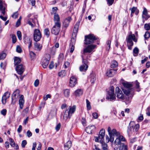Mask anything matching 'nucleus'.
Here are the masks:
<instances>
[{"instance_id": "obj_1", "label": "nucleus", "mask_w": 150, "mask_h": 150, "mask_svg": "<svg viewBox=\"0 0 150 150\" xmlns=\"http://www.w3.org/2000/svg\"><path fill=\"white\" fill-rule=\"evenodd\" d=\"M108 131L110 136V138L107 135L106 136V141L107 142H112L114 141V136H118L120 134L119 132H117L115 129L111 130L110 127H108Z\"/></svg>"}, {"instance_id": "obj_2", "label": "nucleus", "mask_w": 150, "mask_h": 150, "mask_svg": "<svg viewBox=\"0 0 150 150\" xmlns=\"http://www.w3.org/2000/svg\"><path fill=\"white\" fill-rule=\"evenodd\" d=\"M76 106L73 105L71 107L69 106L68 108L69 110L67 109L65 110L63 116V119L66 120L67 119H69L72 115V114L76 110Z\"/></svg>"}, {"instance_id": "obj_3", "label": "nucleus", "mask_w": 150, "mask_h": 150, "mask_svg": "<svg viewBox=\"0 0 150 150\" xmlns=\"http://www.w3.org/2000/svg\"><path fill=\"white\" fill-rule=\"evenodd\" d=\"M97 40V38L93 34H90L88 35L85 36V44L88 45L94 42V41Z\"/></svg>"}, {"instance_id": "obj_4", "label": "nucleus", "mask_w": 150, "mask_h": 150, "mask_svg": "<svg viewBox=\"0 0 150 150\" xmlns=\"http://www.w3.org/2000/svg\"><path fill=\"white\" fill-rule=\"evenodd\" d=\"M50 59V56L48 54H45L42 58V65L44 68H45L47 67Z\"/></svg>"}, {"instance_id": "obj_5", "label": "nucleus", "mask_w": 150, "mask_h": 150, "mask_svg": "<svg viewBox=\"0 0 150 150\" xmlns=\"http://www.w3.org/2000/svg\"><path fill=\"white\" fill-rule=\"evenodd\" d=\"M41 37V34L40 30L38 29H35L33 34L34 40L36 42L39 41Z\"/></svg>"}, {"instance_id": "obj_6", "label": "nucleus", "mask_w": 150, "mask_h": 150, "mask_svg": "<svg viewBox=\"0 0 150 150\" xmlns=\"http://www.w3.org/2000/svg\"><path fill=\"white\" fill-rule=\"evenodd\" d=\"M60 27L61 24L58 23L55 24V25L51 29L52 33L55 35H58L60 30Z\"/></svg>"}, {"instance_id": "obj_7", "label": "nucleus", "mask_w": 150, "mask_h": 150, "mask_svg": "<svg viewBox=\"0 0 150 150\" xmlns=\"http://www.w3.org/2000/svg\"><path fill=\"white\" fill-rule=\"evenodd\" d=\"M114 89L113 86H111L110 89L108 92L109 96L107 97L108 99L110 101H112L116 98L115 95L114 93Z\"/></svg>"}, {"instance_id": "obj_8", "label": "nucleus", "mask_w": 150, "mask_h": 150, "mask_svg": "<svg viewBox=\"0 0 150 150\" xmlns=\"http://www.w3.org/2000/svg\"><path fill=\"white\" fill-rule=\"evenodd\" d=\"M19 90L18 89H16L13 92L12 97L11 104L13 105L15 103L18 96H19Z\"/></svg>"}, {"instance_id": "obj_9", "label": "nucleus", "mask_w": 150, "mask_h": 150, "mask_svg": "<svg viewBox=\"0 0 150 150\" xmlns=\"http://www.w3.org/2000/svg\"><path fill=\"white\" fill-rule=\"evenodd\" d=\"M96 47V45H90L85 48L83 50V53H90L93 51V50Z\"/></svg>"}, {"instance_id": "obj_10", "label": "nucleus", "mask_w": 150, "mask_h": 150, "mask_svg": "<svg viewBox=\"0 0 150 150\" xmlns=\"http://www.w3.org/2000/svg\"><path fill=\"white\" fill-rule=\"evenodd\" d=\"M32 16L31 14H29L28 16V23L32 27H34L35 25V22L36 19L35 18L33 19L31 17Z\"/></svg>"}, {"instance_id": "obj_11", "label": "nucleus", "mask_w": 150, "mask_h": 150, "mask_svg": "<svg viewBox=\"0 0 150 150\" xmlns=\"http://www.w3.org/2000/svg\"><path fill=\"white\" fill-rule=\"evenodd\" d=\"M132 40H133L135 42L136 41L135 37L134 35V34H131L129 35L127 41V42L129 43V45L133 46V43Z\"/></svg>"}, {"instance_id": "obj_12", "label": "nucleus", "mask_w": 150, "mask_h": 150, "mask_svg": "<svg viewBox=\"0 0 150 150\" xmlns=\"http://www.w3.org/2000/svg\"><path fill=\"white\" fill-rule=\"evenodd\" d=\"M142 17L143 23H144L145 20H147L150 17V16L148 14L147 10L145 8H143Z\"/></svg>"}, {"instance_id": "obj_13", "label": "nucleus", "mask_w": 150, "mask_h": 150, "mask_svg": "<svg viewBox=\"0 0 150 150\" xmlns=\"http://www.w3.org/2000/svg\"><path fill=\"white\" fill-rule=\"evenodd\" d=\"M85 60L83 59L82 62L83 64L81 65L79 68L80 71H86L88 69V66L86 64V62L85 61Z\"/></svg>"}, {"instance_id": "obj_14", "label": "nucleus", "mask_w": 150, "mask_h": 150, "mask_svg": "<svg viewBox=\"0 0 150 150\" xmlns=\"http://www.w3.org/2000/svg\"><path fill=\"white\" fill-rule=\"evenodd\" d=\"M115 92L117 94V97L119 98L123 99H124V96L122 91L120 90L119 88L117 87L115 88Z\"/></svg>"}, {"instance_id": "obj_15", "label": "nucleus", "mask_w": 150, "mask_h": 150, "mask_svg": "<svg viewBox=\"0 0 150 150\" xmlns=\"http://www.w3.org/2000/svg\"><path fill=\"white\" fill-rule=\"evenodd\" d=\"M16 69L18 74H22L24 71V68L23 65L20 64L16 66Z\"/></svg>"}, {"instance_id": "obj_16", "label": "nucleus", "mask_w": 150, "mask_h": 150, "mask_svg": "<svg viewBox=\"0 0 150 150\" xmlns=\"http://www.w3.org/2000/svg\"><path fill=\"white\" fill-rule=\"evenodd\" d=\"M76 83V79L74 76H73L70 78L69 86L71 87H74Z\"/></svg>"}, {"instance_id": "obj_17", "label": "nucleus", "mask_w": 150, "mask_h": 150, "mask_svg": "<svg viewBox=\"0 0 150 150\" xmlns=\"http://www.w3.org/2000/svg\"><path fill=\"white\" fill-rule=\"evenodd\" d=\"M96 127L95 126H88L86 128V131L89 134H91L94 132L95 130Z\"/></svg>"}, {"instance_id": "obj_18", "label": "nucleus", "mask_w": 150, "mask_h": 150, "mask_svg": "<svg viewBox=\"0 0 150 150\" xmlns=\"http://www.w3.org/2000/svg\"><path fill=\"white\" fill-rule=\"evenodd\" d=\"M10 96V93L8 92H5L2 98V103L3 104H4L6 103V99L8 98Z\"/></svg>"}, {"instance_id": "obj_19", "label": "nucleus", "mask_w": 150, "mask_h": 150, "mask_svg": "<svg viewBox=\"0 0 150 150\" xmlns=\"http://www.w3.org/2000/svg\"><path fill=\"white\" fill-rule=\"evenodd\" d=\"M134 125V122H131L129 123V127L127 129V132L129 134H131L133 132H134L133 125Z\"/></svg>"}, {"instance_id": "obj_20", "label": "nucleus", "mask_w": 150, "mask_h": 150, "mask_svg": "<svg viewBox=\"0 0 150 150\" xmlns=\"http://www.w3.org/2000/svg\"><path fill=\"white\" fill-rule=\"evenodd\" d=\"M20 108L21 109H22L24 103V96L22 95H19V100Z\"/></svg>"}, {"instance_id": "obj_21", "label": "nucleus", "mask_w": 150, "mask_h": 150, "mask_svg": "<svg viewBox=\"0 0 150 150\" xmlns=\"http://www.w3.org/2000/svg\"><path fill=\"white\" fill-rule=\"evenodd\" d=\"M116 72V70L115 69H110L107 71L106 74L107 76L108 77H112L115 74Z\"/></svg>"}, {"instance_id": "obj_22", "label": "nucleus", "mask_w": 150, "mask_h": 150, "mask_svg": "<svg viewBox=\"0 0 150 150\" xmlns=\"http://www.w3.org/2000/svg\"><path fill=\"white\" fill-rule=\"evenodd\" d=\"M71 20L72 19L70 16L68 17L65 18L63 23V25L65 27H68Z\"/></svg>"}, {"instance_id": "obj_23", "label": "nucleus", "mask_w": 150, "mask_h": 150, "mask_svg": "<svg viewBox=\"0 0 150 150\" xmlns=\"http://www.w3.org/2000/svg\"><path fill=\"white\" fill-rule=\"evenodd\" d=\"M75 43V40L74 38H72L71 39V42L70 44V46H71L70 51V52L71 53H72L74 50V45Z\"/></svg>"}, {"instance_id": "obj_24", "label": "nucleus", "mask_w": 150, "mask_h": 150, "mask_svg": "<svg viewBox=\"0 0 150 150\" xmlns=\"http://www.w3.org/2000/svg\"><path fill=\"white\" fill-rule=\"evenodd\" d=\"M79 22H77L75 24L74 28L73 29L72 35L75 37H76V35L78 31V29L79 27Z\"/></svg>"}, {"instance_id": "obj_25", "label": "nucleus", "mask_w": 150, "mask_h": 150, "mask_svg": "<svg viewBox=\"0 0 150 150\" xmlns=\"http://www.w3.org/2000/svg\"><path fill=\"white\" fill-rule=\"evenodd\" d=\"M6 6L5 4L2 1H0V10L3 15H4L5 14Z\"/></svg>"}, {"instance_id": "obj_26", "label": "nucleus", "mask_w": 150, "mask_h": 150, "mask_svg": "<svg viewBox=\"0 0 150 150\" xmlns=\"http://www.w3.org/2000/svg\"><path fill=\"white\" fill-rule=\"evenodd\" d=\"M54 19L55 24L58 23L61 24L60 21V18L59 15L56 13H54Z\"/></svg>"}, {"instance_id": "obj_27", "label": "nucleus", "mask_w": 150, "mask_h": 150, "mask_svg": "<svg viewBox=\"0 0 150 150\" xmlns=\"http://www.w3.org/2000/svg\"><path fill=\"white\" fill-rule=\"evenodd\" d=\"M105 135V130L102 129H101L99 133V135L98 137L101 140L103 139Z\"/></svg>"}, {"instance_id": "obj_28", "label": "nucleus", "mask_w": 150, "mask_h": 150, "mask_svg": "<svg viewBox=\"0 0 150 150\" xmlns=\"http://www.w3.org/2000/svg\"><path fill=\"white\" fill-rule=\"evenodd\" d=\"M34 46L35 50H37L40 51L42 48V45L38 42L34 43Z\"/></svg>"}, {"instance_id": "obj_29", "label": "nucleus", "mask_w": 150, "mask_h": 150, "mask_svg": "<svg viewBox=\"0 0 150 150\" xmlns=\"http://www.w3.org/2000/svg\"><path fill=\"white\" fill-rule=\"evenodd\" d=\"M83 93V91L80 89H77L74 92V94L76 96H79L82 95Z\"/></svg>"}, {"instance_id": "obj_30", "label": "nucleus", "mask_w": 150, "mask_h": 150, "mask_svg": "<svg viewBox=\"0 0 150 150\" xmlns=\"http://www.w3.org/2000/svg\"><path fill=\"white\" fill-rule=\"evenodd\" d=\"M119 150H128V146L123 143H122L119 148Z\"/></svg>"}, {"instance_id": "obj_31", "label": "nucleus", "mask_w": 150, "mask_h": 150, "mask_svg": "<svg viewBox=\"0 0 150 150\" xmlns=\"http://www.w3.org/2000/svg\"><path fill=\"white\" fill-rule=\"evenodd\" d=\"M122 84L125 88L131 89V88L132 86L131 84L127 82H122Z\"/></svg>"}, {"instance_id": "obj_32", "label": "nucleus", "mask_w": 150, "mask_h": 150, "mask_svg": "<svg viewBox=\"0 0 150 150\" xmlns=\"http://www.w3.org/2000/svg\"><path fill=\"white\" fill-rule=\"evenodd\" d=\"M71 146V141H68L64 145V148L65 150H68Z\"/></svg>"}, {"instance_id": "obj_33", "label": "nucleus", "mask_w": 150, "mask_h": 150, "mask_svg": "<svg viewBox=\"0 0 150 150\" xmlns=\"http://www.w3.org/2000/svg\"><path fill=\"white\" fill-rule=\"evenodd\" d=\"M32 42L31 39L29 38H27L25 39V44H28L29 48H30L32 46Z\"/></svg>"}, {"instance_id": "obj_34", "label": "nucleus", "mask_w": 150, "mask_h": 150, "mask_svg": "<svg viewBox=\"0 0 150 150\" xmlns=\"http://www.w3.org/2000/svg\"><path fill=\"white\" fill-rule=\"evenodd\" d=\"M21 62V59L20 58L15 57L14 59V62L15 65H18V64L20 63Z\"/></svg>"}, {"instance_id": "obj_35", "label": "nucleus", "mask_w": 150, "mask_h": 150, "mask_svg": "<svg viewBox=\"0 0 150 150\" xmlns=\"http://www.w3.org/2000/svg\"><path fill=\"white\" fill-rule=\"evenodd\" d=\"M96 80L95 75L94 74H90V81L92 83H93Z\"/></svg>"}, {"instance_id": "obj_36", "label": "nucleus", "mask_w": 150, "mask_h": 150, "mask_svg": "<svg viewBox=\"0 0 150 150\" xmlns=\"http://www.w3.org/2000/svg\"><path fill=\"white\" fill-rule=\"evenodd\" d=\"M101 144L102 150H108V145L107 144L102 142L101 143Z\"/></svg>"}, {"instance_id": "obj_37", "label": "nucleus", "mask_w": 150, "mask_h": 150, "mask_svg": "<svg viewBox=\"0 0 150 150\" xmlns=\"http://www.w3.org/2000/svg\"><path fill=\"white\" fill-rule=\"evenodd\" d=\"M118 65V63L115 60L112 61L111 62V67L112 68H115Z\"/></svg>"}, {"instance_id": "obj_38", "label": "nucleus", "mask_w": 150, "mask_h": 150, "mask_svg": "<svg viewBox=\"0 0 150 150\" xmlns=\"http://www.w3.org/2000/svg\"><path fill=\"white\" fill-rule=\"evenodd\" d=\"M44 34L47 38H48L50 36V32L48 28H46L44 30Z\"/></svg>"}, {"instance_id": "obj_39", "label": "nucleus", "mask_w": 150, "mask_h": 150, "mask_svg": "<svg viewBox=\"0 0 150 150\" xmlns=\"http://www.w3.org/2000/svg\"><path fill=\"white\" fill-rule=\"evenodd\" d=\"M6 55V53L3 52H0V60H2L5 59Z\"/></svg>"}, {"instance_id": "obj_40", "label": "nucleus", "mask_w": 150, "mask_h": 150, "mask_svg": "<svg viewBox=\"0 0 150 150\" xmlns=\"http://www.w3.org/2000/svg\"><path fill=\"white\" fill-rule=\"evenodd\" d=\"M111 43V41L110 40H108L107 41L106 44V47L107 50H109L110 48Z\"/></svg>"}, {"instance_id": "obj_41", "label": "nucleus", "mask_w": 150, "mask_h": 150, "mask_svg": "<svg viewBox=\"0 0 150 150\" xmlns=\"http://www.w3.org/2000/svg\"><path fill=\"white\" fill-rule=\"evenodd\" d=\"M121 144L120 140L119 138L117 137L115 140L114 142V144L116 145H121Z\"/></svg>"}, {"instance_id": "obj_42", "label": "nucleus", "mask_w": 150, "mask_h": 150, "mask_svg": "<svg viewBox=\"0 0 150 150\" xmlns=\"http://www.w3.org/2000/svg\"><path fill=\"white\" fill-rule=\"evenodd\" d=\"M122 90L125 94L128 95L130 92L131 89H123Z\"/></svg>"}, {"instance_id": "obj_43", "label": "nucleus", "mask_w": 150, "mask_h": 150, "mask_svg": "<svg viewBox=\"0 0 150 150\" xmlns=\"http://www.w3.org/2000/svg\"><path fill=\"white\" fill-rule=\"evenodd\" d=\"M86 107L87 110H90L91 109L90 103L87 99L86 100Z\"/></svg>"}, {"instance_id": "obj_44", "label": "nucleus", "mask_w": 150, "mask_h": 150, "mask_svg": "<svg viewBox=\"0 0 150 150\" xmlns=\"http://www.w3.org/2000/svg\"><path fill=\"white\" fill-rule=\"evenodd\" d=\"M64 94L65 97L68 98L69 95V91L68 89H65L64 91Z\"/></svg>"}, {"instance_id": "obj_45", "label": "nucleus", "mask_w": 150, "mask_h": 150, "mask_svg": "<svg viewBox=\"0 0 150 150\" xmlns=\"http://www.w3.org/2000/svg\"><path fill=\"white\" fill-rule=\"evenodd\" d=\"M59 76L61 77H63L66 75V72L65 71L62 70L58 73Z\"/></svg>"}, {"instance_id": "obj_46", "label": "nucleus", "mask_w": 150, "mask_h": 150, "mask_svg": "<svg viewBox=\"0 0 150 150\" xmlns=\"http://www.w3.org/2000/svg\"><path fill=\"white\" fill-rule=\"evenodd\" d=\"M144 28L146 30H149L150 29V23L145 24Z\"/></svg>"}, {"instance_id": "obj_47", "label": "nucleus", "mask_w": 150, "mask_h": 150, "mask_svg": "<svg viewBox=\"0 0 150 150\" xmlns=\"http://www.w3.org/2000/svg\"><path fill=\"white\" fill-rule=\"evenodd\" d=\"M51 54L52 55H54L56 51V48L55 47H52L50 50Z\"/></svg>"}, {"instance_id": "obj_48", "label": "nucleus", "mask_w": 150, "mask_h": 150, "mask_svg": "<svg viewBox=\"0 0 150 150\" xmlns=\"http://www.w3.org/2000/svg\"><path fill=\"white\" fill-rule=\"evenodd\" d=\"M134 130L135 129V131L137 132L139 129V124L135 125L134 123V125H133Z\"/></svg>"}, {"instance_id": "obj_49", "label": "nucleus", "mask_w": 150, "mask_h": 150, "mask_svg": "<svg viewBox=\"0 0 150 150\" xmlns=\"http://www.w3.org/2000/svg\"><path fill=\"white\" fill-rule=\"evenodd\" d=\"M144 36L145 39H148L150 37V33L148 31L146 32Z\"/></svg>"}, {"instance_id": "obj_50", "label": "nucleus", "mask_w": 150, "mask_h": 150, "mask_svg": "<svg viewBox=\"0 0 150 150\" xmlns=\"http://www.w3.org/2000/svg\"><path fill=\"white\" fill-rule=\"evenodd\" d=\"M117 137H118L120 139L121 142H125L126 141V139L122 135H119L118 136H117Z\"/></svg>"}, {"instance_id": "obj_51", "label": "nucleus", "mask_w": 150, "mask_h": 150, "mask_svg": "<svg viewBox=\"0 0 150 150\" xmlns=\"http://www.w3.org/2000/svg\"><path fill=\"white\" fill-rule=\"evenodd\" d=\"M17 35L18 39L21 40L22 39L21 32L20 31H18L17 32Z\"/></svg>"}, {"instance_id": "obj_52", "label": "nucleus", "mask_w": 150, "mask_h": 150, "mask_svg": "<svg viewBox=\"0 0 150 150\" xmlns=\"http://www.w3.org/2000/svg\"><path fill=\"white\" fill-rule=\"evenodd\" d=\"M16 51L18 53H20L22 51L21 47L19 46H18L16 47Z\"/></svg>"}, {"instance_id": "obj_53", "label": "nucleus", "mask_w": 150, "mask_h": 150, "mask_svg": "<svg viewBox=\"0 0 150 150\" xmlns=\"http://www.w3.org/2000/svg\"><path fill=\"white\" fill-rule=\"evenodd\" d=\"M27 142L25 140H23L21 143V146L22 147L24 148L25 147V146L27 144Z\"/></svg>"}, {"instance_id": "obj_54", "label": "nucleus", "mask_w": 150, "mask_h": 150, "mask_svg": "<svg viewBox=\"0 0 150 150\" xmlns=\"http://www.w3.org/2000/svg\"><path fill=\"white\" fill-rule=\"evenodd\" d=\"M81 123L83 126H85L86 125V121L85 118H82L81 120Z\"/></svg>"}, {"instance_id": "obj_55", "label": "nucleus", "mask_w": 150, "mask_h": 150, "mask_svg": "<svg viewBox=\"0 0 150 150\" xmlns=\"http://www.w3.org/2000/svg\"><path fill=\"white\" fill-rule=\"evenodd\" d=\"M12 42L13 43H15L16 41V36L14 35H13L12 36Z\"/></svg>"}, {"instance_id": "obj_56", "label": "nucleus", "mask_w": 150, "mask_h": 150, "mask_svg": "<svg viewBox=\"0 0 150 150\" xmlns=\"http://www.w3.org/2000/svg\"><path fill=\"white\" fill-rule=\"evenodd\" d=\"M64 58V55L62 53H60L58 59L60 61H62L63 60Z\"/></svg>"}, {"instance_id": "obj_57", "label": "nucleus", "mask_w": 150, "mask_h": 150, "mask_svg": "<svg viewBox=\"0 0 150 150\" xmlns=\"http://www.w3.org/2000/svg\"><path fill=\"white\" fill-rule=\"evenodd\" d=\"M39 81L38 79L36 80L34 83V85L35 87H37L39 84Z\"/></svg>"}, {"instance_id": "obj_58", "label": "nucleus", "mask_w": 150, "mask_h": 150, "mask_svg": "<svg viewBox=\"0 0 150 150\" xmlns=\"http://www.w3.org/2000/svg\"><path fill=\"white\" fill-rule=\"evenodd\" d=\"M130 10L131 11L132 13H133L137 10V8L133 7L132 8H130Z\"/></svg>"}, {"instance_id": "obj_59", "label": "nucleus", "mask_w": 150, "mask_h": 150, "mask_svg": "<svg viewBox=\"0 0 150 150\" xmlns=\"http://www.w3.org/2000/svg\"><path fill=\"white\" fill-rule=\"evenodd\" d=\"M18 13L17 12H16L13 13L12 15V17L14 18H16L18 17Z\"/></svg>"}, {"instance_id": "obj_60", "label": "nucleus", "mask_w": 150, "mask_h": 150, "mask_svg": "<svg viewBox=\"0 0 150 150\" xmlns=\"http://www.w3.org/2000/svg\"><path fill=\"white\" fill-rule=\"evenodd\" d=\"M6 109H4L1 111V112L2 115H5L6 114Z\"/></svg>"}, {"instance_id": "obj_61", "label": "nucleus", "mask_w": 150, "mask_h": 150, "mask_svg": "<svg viewBox=\"0 0 150 150\" xmlns=\"http://www.w3.org/2000/svg\"><path fill=\"white\" fill-rule=\"evenodd\" d=\"M133 53L136 54H137L139 52V49L137 47H135L133 50Z\"/></svg>"}, {"instance_id": "obj_62", "label": "nucleus", "mask_w": 150, "mask_h": 150, "mask_svg": "<svg viewBox=\"0 0 150 150\" xmlns=\"http://www.w3.org/2000/svg\"><path fill=\"white\" fill-rule=\"evenodd\" d=\"M51 96L50 94L47 95L45 97H44V100H47L48 98H50Z\"/></svg>"}, {"instance_id": "obj_63", "label": "nucleus", "mask_w": 150, "mask_h": 150, "mask_svg": "<svg viewBox=\"0 0 150 150\" xmlns=\"http://www.w3.org/2000/svg\"><path fill=\"white\" fill-rule=\"evenodd\" d=\"M29 2L31 3L32 6H33L35 5V0H29Z\"/></svg>"}, {"instance_id": "obj_64", "label": "nucleus", "mask_w": 150, "mask_h": 150, "mask_svg": "<svg viewBox=\"0 0 150 150\" xmlns=\"http://www.w3.org/2000/svg\"><path fill=\"white\" fill-rule=\"evenodd\" d=\"M27 136L29 137L32 136V133L30 130H28L27 132Z\"/></svg>"}]
</instances>
